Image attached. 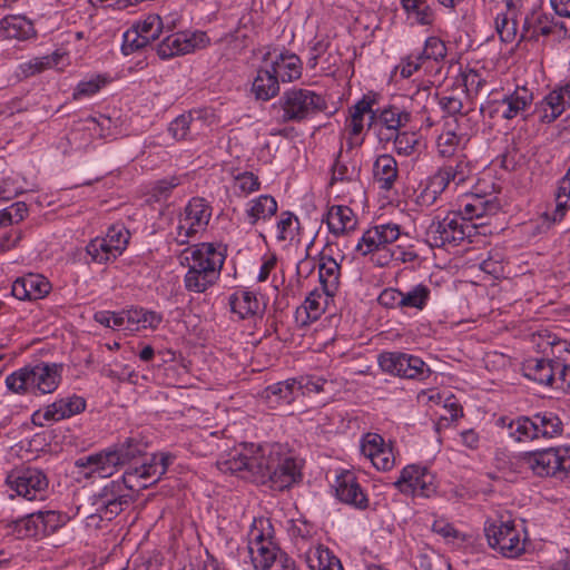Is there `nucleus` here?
<instances>
[{
  "label": "nucleus",
  "instance_id": "f257e3e1",
  "mask_svg": "<svg viewBox=\"0 0 570 570\" xmlns=\"http://www.w3.org/2000/svg\"><path fill=\"white\" fill-rule=\"evenodd\" d=\"M224 473H239L244 479L283 491L301 479V469L286 445L240 444L217 461Z\"/></svg>",
  "mask_w": 570,
  "mask_h": 570
},
{
  "label": "nucleus",
  "instance_id": "f03ea898",
  "mask_svg": "<svg viewBox=\"0 0 570 570\" xmlns=\"http://www.w3.org/2000/svg\"><path fill=\"white\" fill-rule=\"evenodd\" d=\"M225 256L210 243H200L185 248L179 263L188 267L185 287L189 292L204 293L219 278Z\"/></svg>",
  "mask_w": 570,
  "mask_h": 570
},
{
  "label": "nucleus",
  "instance_id": "7ed1b4c3",
  "mask_svg": "<svg viewBox=\"0 0 570 570\" xmlns=\"http://www.w3.org/2000/svg\"><path fill=\"white\" fill-rule=\"evenodd\" d=\"M61 370L62 366L57 363L28 365L7 376L6 385L14 393H52L60 383Z\"/></svg>",
  "mask_w": 570,
  "mask_h": 570
},
{
  "label": "nucleus",
  "instance_id": "20e7f679",
  "mask_svg": "<svg viewBox=\"0 0 570 570\" xmlns=\"http://www.w3.org/2000/svg\"><path fill=\"white\" fill-rule=\"evenodd\" d=\"M498 425L505 428L508 434L518 442L560 436L563 424L552 412L537 413L532 417L519 416L515 420L500 417Z\"/></svg>",
  "mask_w": 570,
  "mask_h": 570
},
{
  "label": "nucleus",
  "instance_id": "39448f33",
  "mask_svg": "<svg viewBox=\"0 0 570 570\" xmlns=\"http://www.w3.org/2000/svg\"><path fill=\"white\" fill-rule=\"evenodd\" d=\"M485 224L466 223L458 213L451 212L443 218L436 216L432 219L425 232V240L431 247L458 246L466 237H471L473 230Z\"/></svg>",
  "mask_w": 570,
  "mask_h": 570
},
{
  "label": "nucleus",
  "instance_id": "423d86ee",
  "mask_svg": "<svg viewBox=\"0 0 570 570\" xmlns=\"http://www.w3.org/2000/svg\"><path fill=\"white\" fill-rule=\"evenodd\" d=\"M283 122H301L327 108L324 97L306 88L286 90L278 100Z\"/></svg>",
  "mask_w": 570,
  "mask_h": 570
},
{
  "label": "nucleus",
  "instance_id": "0eeeda50",
  "mask_svg": "<svg viewBox=\"0 0 570 570\" xmlns=\"http://www.w3.org/2000/svg\"><path fill=\"white\" fill-rule=\"evenodd\" d=\"M278 548L266 519H255L248 532V553L256 570H268L276 561Z\"/></svg>",
  "mask_w": 570,
  "mask_h": 570
},
{
  "label": "nucleus",
  "instance_id": "6e6552de",
  "mask_svg": "<svg viewBox=\"0 0 570 570\" xmlns=\"http://www.w3.org/2000/svg\"><path fill=\"white\" fill-rule=\"evenodd\" d=\"M489 546L498 550L502 556L514 558L524 551L525 539L522 529H519L513 520H494L484 529Z\"/></svg>",
  "mask_w": 570,
  "mask_h": 570
},
{
  "label": "nucleus",
  "instance_id": "1a4fd4ad",
  "mask_svg": "<svg viewBox=\"0 0 570 570\" xmlns=\"http://www.w3.org/2000/svg\"><path fill=\"white\" fill-rule=\"evenodd\" d=\"M128 476H122L121 481H111L95 495L94 504L100 518L111 520L122 512L131 502Z\"/></svg>",
  "mask_w": 570,
  "mask_h": 570
},
{
  "label": "nucleus",
  "instance_id": "9d476101",
  "mask_svg": "<svg viewBox=\"0 0 570 570\" xmlns=\"http://www.w3.org/2000/svg\"><path fill=\"white\" fill-rule=\"evenodd\" d=\"M379 364L384 372L404 379L424 380L431 374L430 367L420 357L400 352L382 353Z\"/></svg>",
  "mask_w": 570,
  "mask_h": 570
},
{
  "label": "nucleus",
  "instance_id": "9b49d317",
  "mask_svg": "<svg viewBox=\"0 0 570 570\" xmlns=\"http://www.w3.org/2000/svg\"><path fill=\"white\" fill-rule=\"evenodd\" d=\"M210 218V210L202 198H193L179 217L176 240L187 244L189 238L204 229Z\"/></svg>",
  "mask_w": 570,
  "mask_h": 570
},
{
  "label": "nucleus",
  "instance_id": "f8f14e48",
  "mask_svg": "<svg viewBox=\"0 0 570 570\" xmlns=\"http://www.w3.org/2000/svg\"><path fill=\"white\" fill-rule=\"evenodd\" d=\"M164 27V22L158 14L147 16L142 21L124 33L122 52L130 55L146 47L159 37Z\"/></svg>",
  "mask_w": 570,
  "mask_h": 570
},
{
  "label": "nucleus",
  "instance_id": "ddd939ff",
  "mask_svg": "<svg viewBox=\"0 0 570 570\" xmlns=\"http://www.w3.org/2000/svg\"><path fill=\"white\" fill-rule=\"evenodd\" d=\"M434 476L426 469L409 465L401 472L394 485L404 494L429 498L435 491Z\"/></svg>",
  "mask_w": 570,
  "mask_h": 570
},
{
  "label": "nucleus",
  "instance_id": "4468645a",
  "mask_svg": "<svg viewBox=\"0 0 570 570\" xmlns=\"http://www.w3.org/2000/svg\"><path fill=\"white\" fill-rule=\"evenodd\" d=\"M373 104L374 99L364 96L350 108V115L345 120L344 127L347 132V145L350 148L362 145V132L364 129L365 116L368 115V127L376 117V112L373 110Z\"/></svg>",
  "mask_w": 570,
  "mask_h": 570
},
{
  "label": "nucleus",
  "instance_id": "2eb2a0df",
  "mask_svg": "<svg viewBox=\"0 0 570 570\" xmlns=\"http://www.w3.org/2000/svg\"><path fill=\"white\" fill-rule=\"evenodd\" d=\"M403 234L400 226L394 223L375 225L368 228L356 245V250L368 255L384 249L389 244L401 239Z\"/></svg>",
  "mask_w": 570,
  "mask_h": 570
},
{
  "label": "nucleus",
  "instance_id": "dca6fc26",
  "mask_svg": "<svg viewBox=\"0 0 570 570\" xmlns=\"http://www.w3.org/2000/svg\"><path fill=\"white\" fill-rule=\"evenodd\" d=\"M7 483L19 495L30 501L37 499L38 494L42 493L48 487L46 475L40 470L33 468L10 473L7 478Z\"/></svg>",
  "mask_w": 570,
  "mask_h": 570
},
{
  "label": "nucleus",
  "instance_id": "f3484780",
  "mask_svg": "<svg viewBox=\"0 0 570 570\" xmlns=\"http://www.w3.org/2000/svg\"><path fill=\"white\" fill-rule=\"evenodd\" d=\"M533 100L532 92L525 87L518 88L512 95L502 100L493 101L488 107H482L481 111H489L490 117L500 116L504 119L514 118L520 111L524 110Z\"/></svg>",
  "mask_w": 570,
  "mask_h": 570
},
{
  "label": "nucleus",
  "instance_id": "a211bd4d",
  "mask_svg": "<svg viewBox=\"0 0 570 570\" xmlns=\"http://www.w3.org/2000/svg\"><path fill=\"white\" fill-rule=\"evenodd\" d=\"M335 493L340 501L364 510L368 507V500L352 471H343L336 476Z\"/></svg>",
  "mask_w": 570,
  "mask_h": 570
},
{
  "label": "nucleus",
  "instance_id": "6ab92c4d",
  "mask_svg": "<svg viewBox=\"0 0 570 570\" xmlns=\"http://www.w3.org/2000/svg\"><path fill=\"white\" fill-rule=\"evenodd\" d=\"M558 460L557 449L525 452L520 456L522 466L531 470L538 476H557Z\"/></svg>",
  "mask_w": 570,
  "mask_h": 570
},
{
  "label": "nucleus",
  "instance_id": "aec40b11",
  "mask_svg": "<svg viewBox=\"0 0 570 570\" xmlns=\"http://www.w3.org/2000/svg\"><path fill=\"white\" fill-rule=\"evenodd\" d=\"M79 468H88L89 474L100 478L111 476L121 465L118 454L112 450L80 458L76 461Z\"/></svg>",
  "mask_w": 570,
  "mask_h": 570
},
{
  "label": "nucleus",
  "instance_id": "412c9836",
  "mask_svg": "<svg viewBox=\"0 0 570 570\" xmlns=\"http://www.w3.org/2000/svg\"><path fill=\"white\" fill-rule=\"evenodd\" d=\"M50 283L39 274H28L17 278L11 288L12 295L18 299H40L50 292Z\"/></svg>",
  "mask_w": 570,
  "mask_h": 570
},
{
  "label": "nucleus",
  "instance_id": "4be33fe9",
  "mask_svg": "<svg viewBox=\"0 0 570 570\" xmlns=\"http://www.w3.org/2000/svg\"><path fill=\"white\" fill-rule=\"evenodd\" d=\"M264 57L267 58V66L278 81L291 82L301 77L302 63L296 55L278 53L272 57V53L267 52Z\"/></svg>",
  "mask_w": 570,
  "mask_h": 570
},
{
  "label": "nucleus",
  "instance_id": "5701e85b",
  "mask_svg": "<svg viewBox=\"0 0 570 570\" xmlns=\"http://www.w3.org/2000/svg\"><path fill=\"white\" fill-rule=\"evenodd\" d=\"M171 456L168 454L153 455L149 462H144L140 466L134 468L125 473L128 476V482H131L132 476H137L145 481L140 484L142 488H147L159 480V478L166 473L168 464L171 462Z\"/></svg>",
  "mask_w": 570,
  "mask_h": 570
},
{
  "label": "nucleus",
  "instance_id": "b1692460",
  "mask_svg": "<svg viewBox=\"0 0 570 570\" xmlns=\"http://www.w3.org/2000/svg\"><path fill=\"white\" fill-rule=\"evenodd\" d=\"M377 124L382 126L379 131L380 139H392L394 132L406 126L411 120V114L396 106H390L376 112Z\"/></svg>",
  "mask_w": 570,
  "mask_h": 570
},
{
  "label": "nucleus",
  "instance_id": "393cba45",
  "mask_svg": "<svg viewBox=\"0 0 570 570\" xmlns=\"http://www.w3.org/2000/svg\"><path fill=\"white\" fill-rule=\"evenodd\" d=\"M558 360L550 357L529 358L522 365L524 376L542 384L552 386Z\"/></svg>",
  "mask_w": 570,
  "mask_h": 570
},
{
  "label": "nucleus",
  "instance_id": "a878e982",
  "mask_svg": "<svg viewBox=\"0 0 570 570\" xmlns=\"http://www.w3.org/2000/svg\"><path fill=\"white\" fill-rule=\"evenodd\" d=\"M318 278L326 297H334L341 285V266L331 256L322 255L318 264Z\"/></svg>",
  "mask_w": 570,
  "mask_h": 570
},
{
  "label": "nucleus",
  "instance_id": "bb28decb",
  "mask_svg": "<svg viewBox=\"0 0 570 570\" xmlns=\"http://www.w3.org/2000/svg\"><path fill=\"white\" fill-rule=\"evenodd\" d=\"M498 210L499 207L495 202L479 195H472L463 199L458 214L464 218V222L473 223V219H482L497 214Z\"/></svg>",
  "mask_w": 570,
  "mask_h": 570
},
{
  "label": "nucleus",
  "instance_id": "cd10ccee",
  "mask_svg": "<svg viewBox=\"0 0 570 570\" xmlns=\"http://www.w3.org/2000/svg\"><path fill=\"white\" fill-rule=\"evenodd\" d=\"M196 35L189 37L186 33L177 32L166 37L157 47L161 59H169L175 56L186 55L196 48Z\"/></svg>",
  "mask_w": 570,
  "mask_h": 570
},
{
  "label": "nucleus",
  "instance_id": "c85d7f7f",
  "mask_svg": "<svg viewBox=\"0 0 570 570\" xmlns=\"http://www.w3.org/2000/svg\"><path fill=\"white\" fill-rule=\"evenodd\" d=\"M85 407L86 401L81 396H68L46 406L43 419L47 421H60L82 412Z\"/></svg>",
  "mask_w": 570,
  "mask_h": 570
},
{
  "label": "nucleus",
  "instance_id": "c756f323",
  "mask_svg": "<svg viewBox=\"0 0 570 570\" xmlns=\"http://www.w3.org/2000/svg\"><path fill=\"white\" fill-rule=\"evenodd\" d=\"M264 65L257 70L254 78L252 91L256 99L269 100L279 92V81L267 66V58L263 59Z\"/></svg>",
  "mask_w": 570,
  "mask_h": 570
},
{
  "label": "nucleus",
  "instance_id": "7c9ffc66",
  "mask_svg": "<svg viewBox=\"0 0 570 570\" xmlns=\"http://www.w3.org/2000/svg\"><path fill=\"white\" fill-rule=\"evenodd\" d=\"M552 31V19L541 10H532L524 18L520 38L538 40L539 36H548Z\"/></svg>",
  "mask_w": 570,
  "mask_h": 570
},
{
  "label": "nucleus",
  "instance_id": "2f4dec72",
  "mask_svg": "<svg viewBox=\"0 0 570 570\" xmlns=\"http://www.w3.org/2000/svg\"><path fill=\"white\" fill-rule=\"evenodd\" d=\"M560 90L550 91L535 107L539 120L543 124H551L567 109L568 100L561 96Z\"/></svg>",
  "mask_w": 570,
  "mask_h": 570
},
{
  "label": "nucleus",
  "instance_id": "473e14b6",
  "mask_svg": "<svg viewBox=\"0 0 570 570\" xmlns=\"http://www.w3.org/2000/svg\"><path fill=\"white\" fill-rule=\"evenodd\" d=\"M121 315L122 330L130 332L142 328H157L163 320L156 312L145 311L142 308L121 311Z\"/></svg>",
  "mask_w": 570,
  "mask_h": 570
},
{
  "label": "nucleus",
  "instance_id": "72a5a7b5",
  "mask_svg": "<svg viewBox=\"0 0 570 570\" xmlns=\"http://www.w3.org/2000/svg\"><path fill=\"white\" fill-rule=\"evenodd\" d=\"M328 229L334 235H343L356 227L357 219L353 210L347 206L334 205L326 216Z\"/></svg>",
  "mask_w": 570,
  "mask_h": 570
},
{
  "label": "nucleus",
  "instance_id": "f704fd0d",
  "mask_svg": "<svg viewBox=\"0 0 570 570\" xmlns=\"http://www.w3.org/2000/svg\"><path fill=\"white\" fill-rule=\"evenodd\" d=\"M533 348L542 354V357H557L561 351H566V342L557 337L556 334L548 330H542L531 335Z\"/></svg>",
  "mask_w": 570,
  "mask_h": 570
},
{
  "label": "nucleus",
  "instance_id": "c9c22d12",
  "mask_svg": "<svg viewBox=\"0 0 570 570\" xmlns=\"http://www.w3.org/2000/svg\"><path fill=\"white\" fill-rule=\"evenodd\" d=\"M276 212L277 203L275 198L269 195H261L248 203L246 217L250 225H255L258 220L271 218Z\"/></svg>",
  "mask_w": 570,
  "mask_h": 570
},
{
  "label": "nucleus",
  "instance_id": "e433bc0d",
  "mask_svg": "<svg viewBox=\"0 0 570 570\" xmlns=\"http://www.w3.org/2000/svg\"><path fill=\"white\" fill-rule=\"evenodd\" d=\"M305 558L311 570H344L341 561L323 546L309 548Z\"/></svg>",
  "mask_w": 570,
  "mask_h": 570
},
{
  "label": "nucleus",
  "instance_id": "4c0bfd02",
  "mask_svg": "<svg viewBox=\"0 0 570 570\" xmlns=\"http://www.w3.org/2000/svg\"><path fill=\"white\" fill-rule=\"evenodd\" d=\"M374 177L381 187L389 190L397 178V164L391 155H381L374 163Z\"/></svg>",
  "mask_w": 570,
  "mask_h": 570
},
{
  "label": "nucleus",
  "instance_id": "58836bf2",
  "mask_svg": "<svg viewBox=\"0 0 570 570\" xmlns=\"http://www.w3.org/2000/svg\"><path fill=\"white\" fill-rule=\"evenodd\" d=\"M1 29L9 39L24 40L33 33L32 23L21 16H9L0 21Z\"/></svg>",
  "mask_w": 570,
  "mask_h": 570
},
{
  "label": "nucleus",
  "instance_id": "ea45409f",
  "mask_svg": "<svg viewBox=\"0 0 570 570\" xmlns=\"http://www.w3.org/2000/svg\"><path fill=\"white\" fill-rule=\"evenodd\" d=\"M232 311L242 318L256 315L261 309L259 301L256 295L249 291H240L230 296Z\"/></svg>",
  "mask_w": 570,
  "mask_h": 570
},
{
  "label": "nucleus",
  "instance_id": "a19ab883",
  "mask_svg": "<svg viewBox=\"0 0 570 570\" xmlns=\"http://www.w3.org/2000/svg\"><path fill=\"white\" fill-rule=\"evenodd\" d=\"M409 19L426 26L434 20V12L426 0H401Z\"/></svg>",
  "mask_w": 570,
  "mask_h": 570
},
{
  "label": "nucleus",
  "instance_id": "79ce46f5",
  "mask_svg": "<svg viewBox=\"0 0 570 570\" xmlns=\"http://www.w3.org/2000/svg\"><path fill=\"white\" fill-rule=\"evenodd\" d=\"M200 125V120L194 119L191 114H184L169 124L168 131L176 140H183L197 134Z\"/></svg>",
  "mask_w": 570,
  "mask_h": 570
},
{
  "label": "nucleus",
  "instance_id": "37998d69",
  "mask_svg": "<svg viewBox=\"0 0 570 570\" xmlns=\"http://www.w3.org/2000/svg\"><path fill=\"white\" fill-rule=\"evenodd\" d=\"M328 297L323 298V295L317 291L312 292L305 299L303 306L297 308L296 317L299 318L302 314L306 317L302 320L303 324L316 321L323 313V303L327 302Z\"/></svg>",
  "mask_w": 570,
  "mask_h": 570
},
{
  "label": "nucleus",
  "instance_id": "c03bdc74",
  "mask_svg": "<svg viewBox=\"0 0 570 570\" xmlns=\"http://www.w3.org/2000/svg\"><path fill=\"white\" fill-rule=\"evenodd\" d=\"M517 14L509 11L497 14L494 27L502 42L510 43L515 40L518 35Z\"/></svg>",
  "mask_w": 570,
  "mask_h": 570
},
{
  "label": "nucleus",
  "instance_id": "a18cd8bd",
  "mask_svg": "<svg viewBox=\"0 0 570 570\" xmlns=\"http://www.w3.org/2000/svg\"><path fill=\"white\" fill-rule=\"evenodd\" d=\"M441 169L444 174H448L450 183L453 181L455 185L465 183L473 171L470 161L464 156L455 158Z\"/></svg>",
  "mask_w": 570,
  "mask_h": 570
},
{
  "label": "nucleus",
  "instance_id": "49530a36",
  "mask_svg": "<svg viewBox=\"0 0 570 570\" xmlns=\"http://www.w3.org/2000/svg\"><path fill=\"white\" fill-rule=\"evenodd\" d=\"M394 150L400 156H413L419 153L420 139L414 132H394Z\"/></svg>",
  "mask_w": 570,
  "mask_h": 570
},
{
  "label": "nucleus",
  "instance_id": "de8ad7c7",
  "mask_svg": "<svg viewBox=\"0 0 570 570\" xmlns=\"http://www.w3.org/2000/svg\"><path fill=\"white\" fill-rule=\"evenodd\" d=\"M114 451L118 454L121 465H125L145 454L146 443L137 438H128L124 443L116 446Z\"/></svg>",
  "mask_w": 570,
  "mask_h": 570
},
{
  "label": "nucleus",
  "instance_id": "09e8293b",
  "mask_svg": "<svg viewBox=\"0 0 570 570\" xmlns=\"http://www.w3.org/2000/svg\"><path fill=\"white\" fill-rule=\"evenodd\" d=\"M108 83V79L104 76L96 75L89 79L81 80L75 88L72 98L80 100L82 98L91 97L97 94L101 88Z\"/></svg>",
  "mask_w": 570,
  "mask_h": 570
},
{
  "label": "nucleus",
  "instance_id": "8fccbe9b",
  "mask_svg": "<svg viewBox=\"0 0 570 570\" xmlns=\"http://www.w3.org/2000/svg\"><path fill=\"white\" fill-rule=\"evenodd\" d=\"M430 296V289L425 285H416L410 292L403 293L401 297V307H413L422 309Z\"/></svg>",
  "mask_w": 570,
  "mask_h": 570
},
{
  "label": "nucleus",
  "instance_id": "3c124183",
  "mask_svg": "<svg viewBox=\"0 0 570 570\" xmlns=\"http://www.w3.org/2000/svg\"><path fill=\"white\" fill-rule=\"evenodd\" d=\"M109 245V253L114 257L119 256L128 244V233L122 227L112 226L104 237Z\"/></svg>",
  "mask_w": 570,
  "mask_h": 570
},
{
  "label": "nucleus",
  "instance_id": "603ef678",
  "mask_svg": "<svg viewBox=\"0 0 570 570\" xmlns=\"http://www.w3.org/2000/svg\"><path fill=\"white\" fill-rule=\"evenodd\" d=\"M267 397L271 395L278 396L286 403H291L297 394L296 379L278 382L266 389Z\"/></svg>",
  "mask_w": 570,
  "mask_h": 570
},
{
  "label": "nucleus",
  "instance_id": "864d4df0",
  "mask_svg": "<svg viewBox=\"0 0 570 570\" xmlns=\"http://www.w3.org/2000/svg\"><path fill=\"white\" fill-rule=\"evenodd\" d=\"M101 374L106 377L116 381H128L134 382V377L136 376L135 370L127 364H121L119 362L110 363L101 368Z\"/></svg>",
  "mask_w": 570,
  "mask_h": 570
},
{
  "label": "nucleus",
  "instance_id": "5fc2aeb1",
  "mask_svg": "<svg viewBox=\"0 0 570 570\" xmlns=\"http://www.w3.org/2000/svg\"><path fill=\"white\" fill-rule=\"evenodd\" d=\"M59 55L53 53L51 56H45L36 58L32 61L21 66L22 73L26 77L33 76L46 69H49L58 63Z\"/></svg>",
  "mask_w": 570,
  "mask_h": 570
},
{
  "label": "nucleus",
  "instance_id": "6e6d98bb",
  "mask_svg": "<svg viewBox=\"0 0 570 570\" xmlns=\"http://www.w3.org/2000/svg\"><path fill=\"white\" fill-rule=\"evenodd\" d=\"M420 55L423 60H442L446 56V47L444 42L438 37H429L425 41V46Z\"/></svg>",
  "mask_w": 570,
  "mask_h": 570
},
{
  "label": "nucleus",
  "instance_id": "4d7b16f0",
  "mask_svg": "<svg viewBox=\"0 0 570 570\" xmlns=\"http://www.w3.org/2000/svg\"><path fill=\"white\" fill-rule=\"evenodd\" d=\"M87 253L91 256L92 261L102 264L114 259V255L109 253V245L106 239L96 238L87 245Z\"/></svg>",
  "mask_w": 570,
  "mask_h": 570
},
{
  "label": "nucleus",
  "instance_id": "13d9d810",
  "mask_svg": "<svg viewBox=\"0 0 570 570\" xmlns=\"http://www.w3.org/2000/svg\"><path fill=\"white\" fill-rule=\"evenodd\" d=\"M386 448L387 445L384 443L383 438L375 433L366 434L361 444L362 453L371 461L381 452V450Z\"/></svg>",
  "mask_w": 570,
  "mask_h": 570
},
{
  "label": "nucleus",
  "instance_id": "bf43d9fd",
  "mask_svg": "<svg viewBox=\"0 0 570 570\" xmlns=\"http://www.w3.org/2000/svg\"><path fill=\"white\" fill-rule=\"evenodd\" d=\"M327 381L321 376L306 375L296 379L297 392L301 394L320 393L324 391Z\"/></svg>",
  "mask_w": 570,
  "mask_h": 570
},
{
  "label": "nucleus",
  "instance_id": "052dcab7",
  "mask_svg": "<svg viewBox=\"0 0 570 570\" xmlns=\"http://www.w3.org/2000/svg\"><path fill=\"white\" fill-rule=\"evenodd\" d=\"M297 223V218L289 212H285L281 215V218L276 225L277 239L283 242L292 239L294 236V224Z\"/></svg>",
  "mask_w": 570,
  "mask_h": 570
},
{
  "label": "nucleus",
  "instance_id": "680f3d73",
  "mask_svg": "<svg viewBox=\"0 0 570 570\" xmlns=\"http://www.w3.org/2000/svg\"><path fill=\"white\" fill-rule=\"evenodd\" d=\"M180 185V179L176 176L160 179L153 188V196L157 202L165 200L170 195L171 190Z\"/></svg>",
  "mask_w": 570,
  "mask_h": 570
},
{
  "label": "nucleus",
  "instance_id": "e2e57ef3",
  "mask_svg": "<svg viewBox=\"0 0 570 570\" xmlns=\"http://www.w3.org/2000/svg\"><path fill=\"white\" fill-rule=\"evenodd\" d=\"M14 528L19 535H37L41 532L39 528V520H36V513H31L26 518L13 521Z\"/></svg>",
  "mask_w": 570,
  "mask_h": 570
},
{
  "label": "nucleus",
  "instance_id": "0e129e2a",
  "mask_svg": "<svg viewBox=\"0 0 570 570\" xmlns=\"http://www.w3.org/2000/svg\"><path fill=\"white\" fill-rule=\"evenodd\" d=\"M36 520H39L41 533H48L59 527L60 515L56 511H39L36 512Z\"/></svg>",
  "mask_w": 570,
  "mask_h": 570
},
{
  "label": "nucleus",
  "instance_id": "69168bd1",
  "mask_svg": "<svg viewBox=\"0 0 570 570\" xmlns=\"http://www.w3.org/2000/svg\"><path fill=\"white\" fill-rule=\"evenodd\" d=\"M330 47V41L326 37L315 38L309 46L308 49V60L307 65L309 68H315L317 65V60L321 56H323Z\"/></svg>",
  "mask_w": 570,
  "mask_h": 570
},
{
  "label": "nucleus",
  "instance_id": "338daca9",
  "mask_svg": "<svg viewBox=\"0 0 570 570\" xmlns=\"http://www.w3.org/2000/svg\"><path fill=\"white\" fill-rule=\"evenodd\" d=\"M556 200L558 210L570 207V168L559 184Z\"/></svg>",
  "mask_w": 570,
  "mask_h": 570
},
{
  "label": "nucleus",
  "instance_id": "774afa93",
  "mask_svg": "<svg viewBox=\"0 0 570 570\" xmlns=\"http://www.w3.org/2000/svg\"><path fill=\"white\" fill-rule=\"evenodd\" d=\"M552 387L564 392L570 390V366L561 363L559 360L556 366V374Z\"/></svg>",
  "mask_w": 570,
  "mask_h": 570
}]
</instances>
